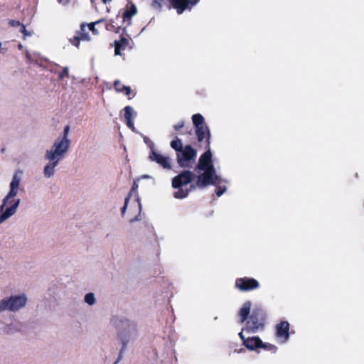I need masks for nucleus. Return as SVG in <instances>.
<instances>
[{
	"label": "nucleus",
	"mask_w": 364,
	"mask_h": 364,
	"mask_svg": "<svg viewBox=\"0 0 364 364\" xmlns=\"http://www.w3.org/2000/svg\"><path fill=\"white\" fill-rule=\"evenodd\" d=\"M196 169L203 171L197 177L195 185H191V188L196 187L203 188L209 185L216 186L215 193L220 197L227 190L225 186H221V183H226L227 181L223 179L220 176L217 175L212 161V153L210 150L205 151L200 157Z\"/></svg>",
	"instance_id": "1"
},
{
	"label": "nucleus",
	"mask_w": 364,
	"mask_h": 364,
	"mask_svg": "<svg viewBox=\"0 0 364 364\" xmlns=\"http://www.w3.org/2000/svg\"><path fill=\"white\" fill-rule=\"evenodd\" d=\"M113 325L117 330V338L122 346L127 348L128 344L138 337L137 325L126 318L114 317Z\"/></svg>",
	"instance_id": "2"
},
{
	"label": "nucleus",
	"mask_w": 364,
	"mask_h": 364,
	"mask_svg": "<svg viewBox=\"0 0 364 364\" xmlns=\"http://www.w3.org/2000/svg\"><path fill=\"white\" fill-rule=\"evenodd\" d=\"M28 303L26 294H12L0 300V321L5 316L6 311L18 312L24 309Z\"/></svg>",
	"instance_id": "3"
},
{
	"label": "nucleus",
	"mask_w": 364,
	"mask_h": 364,
	"mask_svg": "<svg viewBox=\"0 0 364 364\" xmlns=\"http://www.w3.org/2000/svg\"><path fill=\"white\" fill-rule=\"evenodd\" d=\"M265 318V312L262 309H254L242 331L249 333H255L259 331H262L264 328Z\"/></svg>",
	"instance_id": "4"
},
{
	"label": "nucleus",
	"mask_w": 364,
	"mask_h": 364,
	"mask_svg": "<svg viewBox=\"0 0 364 364\" xmlns=\"http://www.w3.org/2000/svg\"><path fill=\"white\" fill-rule=\"evenodd\" d=\"M70 140H65L57 137L50 149H47L44 158H51L61 161L68 153L70 146Z\"/></svg>",
	"instance_id": "5"
},
{
	"label": "nucleus",
	"mask_w": 364,
	"mask_h": 364,
	"mask_svg": "<svg viewBox=\"0 0 364 364\" xmlns=\"http://www.w3.org/2000/svg\"><path fill=\"white\" fill-rule=\"evenodd\" d=\"M196 151L191 146L186 145L183 149L177 153V162L182 168H191L196 161Z\"/></svg>",
	"instance_id": "6"
},
{
	"label": "nucleus",
	"mask_w": 364,
	"mask_h": 364,
	"mask_svg": "<svg viewBox=\"0 0 364 364\" xmlns=\"http://www.w3.org/2000/svg\"><path fill=\"white\" fill-rule=\"evenodd\" d=\"M21 200H10L4 202V198L0 205V224L14 215L20 205Z\"/></svg>",
	"instance_id": "7"
},
{
	"label": "nucleus",
	"mask_w": 364,
	"mask_h": 364,
	"mask_svg": "<svg viewBox=\"0 0 364 364\" xmlns=\"http://www.w3.org/2000/svg\"><path fill=\"white\" fill-rule=\"evenodd\" d=\"M21 174L22 171L21 170H18L14 173L9 184V191L4 198L5 203L10 200H20L16 198V196L21 185Z\"/></svg>",
	"instance_id": "8"
},
{
	"label": "nucleus",
	"mask_w": 364,
	"mask_h": 364,
	"mask_svg": "<svg viewBox=\"0 0 364 364\" xmlns=\"http://www.w3.org/2000/svg\"><path fill=\"white\" fill-rule=\"evenodd\" d=\"M235 287L242 291H248L257 289L259 284L253 278L243 277L236 279Z\"/></svg>",
	"instance_id": "9"
},
{
	"label": "nucleus",
	"mask_w": 364,
	"mask_h": 364,
	"mask_svg": "<svg viewBox=\"0 0 364 364\" xmlns=\"http://www.w3.org/2000/svg\"><path fill=\"white\" fill-rule=\"evenodd\" d=\"M193 173L191 171H183L172 179V186L174 188H180L190 183L193 178Z\"/></svg>",
	"instance_id": "10"
},
{
	"label": "nucleus",
	"mask_w": 364,
	"mask_h": 364,
	"mask_svg": "<svg viewBox=\"0 0 364 364\" xmlns=\"http://www.w3.org/2000/svg\"><path fill=\"white\" fill-rule=\"evenodd\" d=\"M149 159L151 161L156 162L165 169L169 170L171 168V159L168 156L160 154L156 150L149 152Z\"/></svg>",
	"instance_id": "11"
},
{
	"label": "nucleus",
	"mask_w": 364,
	"mask_h": 364,
	"mask_svg": "<svg viewBox=\"0 0 364 364\" xmlns=\"http://www.w3.org/2000/svg\"><path fill=\"white\" fill-rule=\"evenodd\" d=\"M174 9H176L178 14H181L186 9L191 10L196 5L199 0H170Z\"/></svg>",
	"instance_id": "12"
},
{
	"label": "nucleus",
	"mask_w": 364,
	"mask_h": 364,
	"mask_svg": "<svg viewBox=\"0 0 364 364\" xmlns=\"http://www.w3.org/2000/svg\"><path fill=\"white\" fill-rule=\"evenodd\" d=\"M11 317V323L6 324L3 328V332L9 335L20 332L23 328V323L20 321L15 318L14 316Z\"/></svg>",
	"instance_id": "13"
},
{
	"label": "nucleus",
	"mask_w": 364,
	"mask_h": 364,
	"mask_svg": "<svg viewBox=\"0 0 364 364\" xmlns=\"http://www.w3.org/2000/svg\"><path fill=\"white\" fill-rule=\"evenodd\" d=\"M48 163L44 166L43 173L45 178H50L53 177L55 173V168L58 166L60 161L57 159H51V158H45Z\"/></svg>",
	"instance_id": "14"
},
{
	"label": "nucleus",
	"mask_w": 364,
	"mask_h": 364,
	"mask_svg": "<svg viewBox=\"0 0 364 364\" xmlns=\"http://www.w3.org/2000/svg\"><path fill=\"white\" fill-rule=\"evenodd\" d=\"M289 323L287 321H282L276 326L277 337L284 338L286 342L289 337Z\"/></svg>",
	"instance_id": "15"
},
{
	"label": "nucleus",
	"mask_w": 364,
	"mask_h": 364,
	"mask_svg": "<svg viewBox=\"0 0 364 364\" xmlns=\"http://www.w3.org/2000/svg\"><path fill=\"white\" fill-rule=\"evenodd\" d=\"M196 134L199 142H202L205 139V142L208 145L210 144V133L208 126L203 125L201 127H196Z\"/></svg>",
	"instance_id": "16"
},
{
	"label": "nucleus",
	"mask_w": 364,
	"mask_h": 364,
	"mask_svg": "<svg viewBox=\"0 0 364 364\" xmlns=\"http://www.w3.org/2000/svg\"><path fill=\"white\" fill-rule=\"evenodd\" d=\"M243 345L250 350H257L262 345V340L258 336L248 337Z\"/></svg>",
	"instance_id": "17"
},
{
	"label": "nucleus",
	"mask_w": 364,
	"mask_h": 364,
	"mask_svg": "<svg viewBox=\"0 0 364 364\" xmlns=\"http://www.w3.org/2000/svg\"><path fill=\"white\" fill-rule=\"evenodd\" d=\"M251 307L252 303L250 301H245L242 304L238 312L240 323H242L248 320L250 317L249 315L250 314Z\"/></svg>",
	"instance_id": "18"
},
{
	"label": "nucleus",
	"mask_w": 364,
	"mask_h": 364,
	"mask_svg": "<svg viewBox=\"0 0 364 364\" xmlns=\"http://www.w3.org/2000/svg\"><path fill=\"white\" fill-rule=\"evenodd\" d=\"M129 41L124 38H122L120 41H115V48L114 53L115 55H120V50L124 49V48L128 45Z\"/></svg>",
	"instance_id": "19"
},
{
	"label": "nucleus",
	"mask_w": 364,
	"mask_h": 364,
	"mask_svg": "<svg viewBox=\"0 0 364 364\" xmlns=\"http://www.w3.org/2000/svg\"><path fill=\"white\" fill-rule=\"evenodd\" d=\"M77 36H79L81 41H89L90 40V36L86 31V24H81L80 30L77 32Z\"/></svg>",
	"instance_id": "20"
},
{
	"label": "nucleus",
	"mask_w": 364,
	"mask_h": 364,
	"mask_svg": "<svg viewBox=\"0 0 364 364\" xmlns=\"http://www.w3.org/2000/svg\"><path fill=\"white\" fill-rule=\"evenodd\" d=\"M193 124L196 127L205 125L204 123V117L200 114H195L192 116Z\"/></svg>",
	"instance_id": "21"
},
{
	"label": "nucleus",
	"mask_w": 364,
	"mask_h": 364,
	"mask_svg": "<svg viewBox=\"0 0 364 364\" xmlns=\"http://www.w3.org/2000/svg\"><path fill=\"white\" fill-rule=\"evenodd\" d=\"M177 191L173 193V196L178 199H183L188 196V190L187 188H183L182 186L176 188Z\"/></svg>",
	"instance_id": "22"
},
{
	"label": "nucleus",
	"mask_w": 364,
	"mask_h": 364,
	"mask_svg": "<svg viewBox=\"0 0 364 364\" xmlns=\"http://www.w3.org/2000/svg\"><path fill=\"white\" fill-rule=\"evenodd\" d=\"M84 301L89 306H93L96 304L97 299L92 292L87 293L84 296Z\"/></svg>",
	"instance_id": "23"
},
{
	"label": "nucleus",
	"mask_w": 364,
	"mask_h": 364,
	"mask_svg": "<svg viewBox=\"0 0 364 364\" xmlns=\"http://www.w3.org/2000/svg\"><path fill=\"white\" fill-rule=\"evenodd\" d=\"M137 9L135 5L132 4L129 9H127L123 14V18L130 19L133 16L136 14Z\"/></svg>",
	"instance_id": "24"
},
{
	"label": "nucleus",
	"mask_w": 364,
	"mask_h": 364,
	"mask_svg": "<svg viewBox=\"0 0 364 364\" xmlns=\"http://www.w3.org/2000/svg\"><path fill=\"white\" fill-rule=\"evenodd\" d=\"M171 146L172 149L176 150L177 153L180 152L181 150L183 149L181 141L178 137H176L175 140H173L171 142Z\"/></svg>",
	"instance_id": "25"
},
{
	"label": "nucleus",
	"mask_w": 364,
	"mask_h": 364,
	"mask_svg": "<svg viewBox=\"0 0 364 364\" xmlns=\"http://www.w3.org/2000/svg\"><path fill=\"white\" fill-rule=\"evenodd\" d=\"M102 21H103V19H100V20H98V21H97L95 22H92V23H89V24H86V27L87 26L89 30L90 31H92V33L94 35H98L99 34V31H98L97 29L95 28V26L96 24H98V23H101V22H102Z\"/></svg>",
	"instance_id": "26"
},
{
	"label": "nucleus",
	"mask_w": 364,
	"mask_h": 364,
	"mask_svg": "<svg viewBox=\"0 0 364 364\" xmlns=\"http://www.w3.org/2000/svg\"><path fill=\"white\" fill-rule=\"evenodd\" d=\"M114 87L116 90V91H131V89L129 87L122 85L119 80H116L114 82Z\"/></svg>",
	"instance_id": "27"
},
{
	"label": "nucleus",
	"mask_w": 364,
	"mask_h": 364,
	"mask_svg": "<svg viewBox=\"0 0 364 364\" xmlns=\"http://www.w3.org/2000/svg\"><path fill=\"white\" fill-rule=\"evenodd\" d=\"M260 348L264 349L265 350L272 351L273 353H275L277 350V346H275L274 345L263 342Z\"/></svg>",
	"instance_id": "28"
},
{
	"label": "nucleus",
	"mask_w": 364,
	"mask_h": 364,
	"mask_svg": "<svg viewBox=\"0 0 364 364\" xmlns=\"http://www.w3.org/2000/svg\"><path fill=\"white\" fill-rule=\"evenodd\" d=\"M105 28L107 31H113L115 33H117L119 30V26H115L112 20H110V21L106 24Z\"/></svg>",
	"instance_id": "29"
},
{
	"label": "nucleus",
	"mask_w": 364,
	"mask_h": 364,
	"mask_svg": "<svg viewBox=\"0 0 364 364\" xmlns=\"http://www.w3.org/2000/svg\"><path fill=\"white\" fill-rule=\"evenodd\" d=\"M144 142L147 145V146L149 148L150 151H152V150H156L154 148V143L146 136H144L141 134Z\"/></svg>",
	"instance_id": "30"
},
{
	"label": "nucleus",
	"mask_w": 364,
	"mask_h": 364,
	"mask_svg": "<svg viewBox=\"0 0 364 364\" xmlns=\"http://www.w3.org/2000/svg\"><path fill=\"white\" fill-rule=\"evenodd\" d=\"M124 117L126 119H132L134 109L130 106H126L124 107Z\"/></svg>",
	"instance_id": "31"
},
{
	"label": "nucleus",
	"mask_w": 364,
	"mask_h": 364,
	"mask_svg": "<svg viewBox=\"0 0 364 364\" xmlns=\"http://www.w3.org/2000/svg\"><path fill=\"white\" fill-rule=\"evenodd\" d=\"M69 132H70V126L69 125H66L64 127V129H63V134L60 135L58 137L60 138V139H65V140H70L69 138H68Z\"/></svg>",
	"instance_id": "32"
},
{
	"label": "nucleus",
	"mask_w": 364,
	"mask_h": 364,
	"mask_svg": "<svg viewBox=\"0 0 364 364\" xmlns=\"http://www.w3.org/2000/svg\"><path fill=\"white\" fill-rule=\"evenodd\" d=\"M68 77H69V68L65 67L63 69V71L59 74L58 78L60 80H64V78Z\"/></svg>",
	"instance_id": "33"
},
{
	"label": "nucleus",
	"mask_w": 364,
	"mask_h": 364,
	"mask_svg": "<svg viewBox=\"0 0 364 364\" xmlns=\"http://www.w3.org/2000/svg\"><path fill=\"white\" fill-rule=\"evenodd\" d=\"M131 196H132V193L130 192L124 199V204L123 207L121 208V213H122V215H124V213L126 212L127 205H128V203H129Z\"/></svg>",
	"instance_id": "34"
},
{
	"label": "nucleus",
	"mask_w": 364,
	"mask_h": 364,
	"mask_svg": "<svg viewBox=\"0 0 364 364\" xmlns=\"http://www.w3.org/2000/svg\"><path fill=\"white\" fill-rule=\"evenodd\" d=\"M127 348L124 346H121V348L119 350V355L116 360V361L113 364H118V363L122 359L123 355L124 352L126 351Z\"/></svg>",
	"instance_id": "35"
},
{
	"label": "nucleus",
	"mask_w": 364,
	"mask_h": 364,
	"mask_svg": "<svg viewBox=\"0 0 364 364\" xmlns=\"http://www.w3.org/2000/svg\"><path fill=\"white\" fill-rule=\"evenodd\" d=\"M80 41L81 39L78 36H75L73 38L70 39V43L77 48H79Z\"/></svg>",
	"instance_id": "36"
},
{
	"label": "nucleus",
	"mask_w": 364,
	"mask_h": 364,
	"mask_svg": "<svg viewBox=\"0 0 364 364\" xmlns=\"http://www.w3.org/2000/svg\"><path fill=\"white\" fill-rule=\"evenodd\" d=\"M164 0H154L153 1V3H152V7L155 9H157L159 11L161 10V2L163 1Z\"/></svg>",
	"instance_id": "37"
},
{
	"label": "nucleus",
	"mask_w": 364,
	"mask_h": 364,
	"mask_svg": "<svg viewBox=\"0 0 364 364\" xmlns=\"http://www.w3.org/2000/svg\"><path fill=\"white\" fill-rule=\"evenodd\" d=\"M127 126L132 129V132L137 133V131L134 125L133 121L132 119H126Z\"/></svg>",
	"instance_id": "38"
},
{
	"label": "nucleus",
	"mask_w": 364,
	"mask_h": 364,
	"mask_svg": "<svg viewBox=\"0 0 364 364\" xmlns=\"http://www.w3.org/2000/svg\"><path fill=\"white\" fill-rule=\"evenodd\" d=\"M9 24L12 27H18L22 24L20 21L16 20H10Z\"/></svg>",
	"instance_id": "39"
},
{
	"label": "nucleus",
	"mask_w": 364,
	"mask_h": 364,
	"mask_svg": "<svg viewBox=\"0 0 364 364\" xmlns=\"http://www.w3.org/2000/svg\"><path fill=\"white\" fill-rule=\"evenodd\" d=\"M137 201L139 202V198H137ZM139 213H140L141 210V205L140 203H139ZM139 220H140V213L138 215H136L135 218L131 219L130 220V223H134V222L138 221Z\"/></svg>",
	"instance_id": "40"
},
{
	"label": "nucleus",
	"mask_w": 364,
	"mask_h": 364,
	"mask_svg": "<svg viewBox=\"0 0 364 364\" xmlns=\"http://www.w3.org/2000/svg\"><path fill=\"white\" fill-rule=\"evenodd\" d=\"M23 38H26L27 37H31L33 36V33L32 31H29L28 30H26V28H23Z\"/></svg>",
	"instance_id": "41"
},
{
	"label": "nucleus",
	"mask_w": 364,
	"mask_h": 364,
	"mask_svg": "<svg viewBox=\"0 0 364 364\" xmlns=\"http://www.w3.org/2000/svg\"><path fill=\"white\" fill-rule=\"evenodd\" d=\"M183 126H184V122L181 121L180 122H178V124H176L173 126V129L176 131H179L181 128L183 127Z\"/></svg>",
	"instance_id": "42"
},
{
	"label": "nucleus",
	"mask_w": 364,
	"mask_h": 364,
	"mask_svg": "<svg viewBox=\"0 0 364 364\" xmlns=\"http://www.w3.org/2000/svg\"><path fill=\"white\" fill-rule=\"evenodd\" d=\"M243 331H244L242 330L241 332H240L238 334L240 338L242 341V343L244 342V341H245L247 339V338H245V336L243 335Z\"/></svg>",
	"instance_id": "43"
},
{
	"label": "nucleus",
	"mask_w": 364,
	"mask_h": 364,
	"mask_svg": "<svg viewBox=\"0 0 364 364\" xmlns=\"http://www.w3.org/2000/svg\"><path fill=\"white\" fill-rule=\"evenodd\" d=\"M59 4H67L68 3V0H57Z\"/></svg>",
	"instance_id": "44"
},
{
	"label": "nucleus",
	"mask_w": 364,
	"mask_h": 364,
	"mask_svg": "<svg viewBox=\"0 0 364 364\" xmlns=\"http://www.w3.org/2000/svg\"><path fill=\"white\" fill-rule=\"evenodd\" d=\"M26 58L28 60H32L31 55L30 53L28 50L26 51Z\"/></svg>",
	"instance_id": "45"
},
{
	"label": "nucleus",
	"mask_w": 364,
	"mask_h": 364,
	"mask_svg": "<svg viewBox=\"0 0 364 364\" xmlns=\"http://www.w3.org/2000/svg\"><path fill=\"white\" fill-rule=\"evenodd\" d=\"M23 28H26V26L22 23L20 26H19V31L21 33H23Z\"/></svg>",
	"instance_id": "46"
},
{
	"label": "nucleus",
	"mask_w": 364,
	"mask_h": 364,
	"mask_svg": "<svg viewBox=\"0 0 364 364\" xmlns=\"http://www.w3.org/2000/svg\"><path fill=\"white\" fill-rule=\"evenodd\" d=\"M7 50V48H3L2 49H0V54L4 53Z\"/></svg>",
	"instance_id": "47"
},
{
	"label": "nucleus",
	"mask_w": 364,
	"mask_h": 364,
	"mask_svg": "<svg viewBox=\"0 0 364 364\" xmlns=\"http://www.w3.org/2000/svg\"><path fill=\"white\" fill-rule=\"evenodd\" d=\"M112 1V0H102V2L104 4H107V3H110Z\"/></svg>",
	"instance_id": "48"
},
{
	"label": "nucleus",
	"mask_w": 364,
	"mask_h": 364,
	"mask_svg": "<svg viewBox=\"0 0 364 364\" xmlns=\"http://www.w3.org/2000/svg\"><path fill=\"white\" fill-rule=\"evenodd\" d=\"M23 45H22V44H21V43L18 45V49H20V50H21V49L23 48Z\"/></svg>",
	"instance_id": "49"
},
{
	"label": "nucleus",
	"mask_w": 364,
	"mask_h": 364,
	"mask_svg": "<svg viewBox=\"0 0 364 364\" xmlns=\"http://www.w3.org/2000/svg\"><path fill=\"white\" fill-rule=\"evenodd\" d=\"M132 92H126V95H128V96H129V95H130V94H132Z\"/></svg>",
	"instance_id": "50"
},
{
	"label": "nucleus",
	"mask_w": 364,
	"mask_h": 364,
	"mask_svg": "<svg viewBox=\"0 0 364 364\" xmlns=\"http://www.w3.org/2000/svg\"><path fill=\"white\" fill-rule=\"evenodd\" d=\"M136 187H138V185L134 186L132 187V190H134V188H136Z\"/></svg>",
	"instance_id": "51"
},
{
	"label": "nucleus",
	"mask_w": 364,
	"mask_h": 364,
	"mask_svg": "<svg viewBox=\"0 0 364 364\" xmlns=\"http://www.w3.org/2000/svg\"><path fill=\"white\" fill-rule=\"evenodd\" d=\"M136 187H138V185L134 186L132 187V190H134V188H136Z\"/></svg>",
	"instance_id": "52"
},
{
	"label": "nucleus",
	"mask_w": 364,
	"mask_h": 364,
	"mask_svg": "<svg viewBox=\"0 0 364 364\" xmlns=\"http://www.w3.org/2000/svg\"><path fill=\"white\" fill-rule=\"evenodd\" d=\"M136 187H138V185L134 186L132 187V190H134V188H136Z\"/></svg>",
	"instance_id": "53"
},
{
	"label": "nucleus",
	"mask_w": 364,
	"mask_h": 364,
	"mask_svg": "<svg viewBox=\"0 0 364 364\" xmlns=\"http://www.w3.org/2000/svg\"><path fill=\"white\" fill-rule=\"evenodd\" d=\"M95 0H91V1H92V4H95Z\"/></svg>",
	"instance_id": "54"
},
{
	"label": "nucleus",
	"mask_w": 364,
	"mask_h": 364,
	"mask_svg": "<svg viewBox=\"0 0 364 364\" xmlns=\"http://www.w3.org/2000/svg\"><path fill=\"white\" fill-rule=\"evenodd\" d=\"M2 46V43L0 41V48Z\"/></svg>",
	"instance_id": "55"
}]
</instances>
